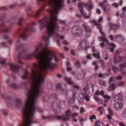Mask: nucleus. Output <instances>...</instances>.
I'll list each match as a JSON object with an SVG mask.
<instances>
[{"label":"nucleus","mask_w":126,"mask_h":126,"mask_svg":"<svg viewBox=\"0 0 126 126\" xmlns=\"http://www.w3.org/2000/svg\"><path fill=\"white\" fill-rule=\"evenodd\" d=\"M96 13H97V14H100V13H101V10L99 9H97Z\"/></svg>","instance_id":"53"},{"label":"nucleus","mask_w":126,"mask_h":126,"mask_svg":"<svg viewBox=\"0 0 126 126\" xmlns=\"http://www.w3.org/2000/svg\"><path fill=\"white\" fill-rule=\"evenodd\" d=\"M9 67L11 68L13 72H18L20 69H22L21 67L18 65H15L12 63H9L8 64Z\"/></svg>","instance_id":"9"},{"label":"nucleus","mask_w":126,"mask_h":126,"mask_svg":"<svg viewBox=\"0 0 126 126\" xmlns=\"http://www.w3.org/2000/svg\"><path fill=\"white\" fill-rule=\"evenodd\" d=\"M78 99L80 102H82L84 100V94H79Z\"/></svg>","instance_id":"19"},{"label":"nucleus","mask_w":126,"mask_h":126,"mask_svg":"<svg viewBox=\"0 0 126 126\" xmlns=\"http://www.w3.org/2000/svg\"><path fill=\"white\" fill-rule=\"evenodd\" d=\"M0 112H1L2 114H3V115H4L5 116H6V115H7V111L5 110L2 109L0 110Z\"/></svg>","instance_id":"34"},{"label":"nucleus","mask_w":126,"mask_h":126,"mask_svg":"<svg viewBox=\"0 0 126 126\" xmlns=\"http://www.w3.org/2000/svg\"><path fill=\"white\" fill-rule=\"evenodd\" d=\"M66 65L67 66V71H71V70H72V68L71 67H69V65H70V63H69V62H67L66 63Z\"/></svg>","instance_id":"21"},{"label":"nucleus","mask_w":126,"mask_h":126,"mask_svg":"<svg viewBox=\"0 0 126 126\" xmlns=\"http://www.w3.org/2000/svg\"><path fill=\"white\" fill-rule=\"evenodd\" d=\"M72 99L73 100H75V99H76V94H74L73 95H72Z\"/></svg>","instance_id":"45"},{"label":"nucleus","mask_w":126,"mask_h":126,"mask_svg":"<svg viewBox=\"0 0 126 126\" xmlns=\"http://www.w3.org/2000/svg\"><path fill=\"white\" fill-rule=\"evenodd\" d=\"M72 32L74 36L76 37L82 36L83 35V30L80 29V26H74L72 30Z\"/></svg>","instance_id":"6"},{"label":"nucleus","mask_w":126,"mask_h":126,"mask_svg":"<svg viewBox=\"0 0 126 126\" xmlns=\"http://www.w3.org/2000/svg\"><path fill=\"white\" fill-rule=\"evenodd\" d=\"M116 87H117V85L116 84H112L111 85L109 88H108V91H114L116 89Z\"/></svg>","instance_id":"16"},{"label":"nucleus","mask_w":126,"mask_h":126,"mask_svg":"<svg viewBox=\"0 0 126 126\" xmlns=\"http://www.w3.org/2000/svg\"><path fill=\"white\" fill-rule=\"evenodd\" d=\"M116 79L117 80H122V79H123V76H122V75H118L117 77H116Z\"/></svg>","instance_id":"39"},{"label":"nucleus","mask_w":126,"mask_h":126,"mask_svg":"<svg viewBox=\"0 0 126 126\" xmlns=\"http://www.w3.org/2000/svg\"><path fill=\"white\" fill-rule=\"evenodd\" d=\"M108 115L114 116V113H113V111H112L111 108H108Z\"/></svg>","instance_id":"30"},{"label":"nucleus","mask_w":126,"mask_h":126,"mask_svg":"<svg viewBox=\"0 0 126 126\" xmlns=\"http://www.w3.org/2000/svg\"><path fill=\"white\" fill-rule=\"evenodd\" d=\"M76 64V66H77V67H78V68H80V67L81 66V65H80V62L77 61L75 63Z\"/></svg>","instance_id":"33"},{"label":"nucleus","mask_w":126,"mask_h":126,"mask_svg":"<svg viewBox=\"0 0 126 126\" xmlns=\"http://www.w3.org/2000/svg\"><path fill=\"white\" fill-rule=\"evenodd\" d=\"M64 49L65 51H68L69 50V48H68L67 47H64Z\"/></svg>","instance_id":"63"},{"label":"nucleus","mask_w":126,"mask_h":126,"mask_svg":"<svg viewBox=\"0 0 126 126\" xmlns=\"http://www.w3.org/2000/svg\"><path fill=\"white\" fill-rule=\"evenodd\" d=\"M78 113H75L73 114L71 113V111H70V110H68L66 112V116H58L56 117V119H57V120H62V121H63V122H65L67 120H69V119H70V117L74 118V117H76L77 116H78Z\"/></svg>","instance_id":"5"},{"label":"nucleus","mask_w":126,"mask_h":126,"mask_svg":"<svg viewBox=\"0 0 126 126\" xmlns=\"http://www.w3.org/2000/svg\"><path fill=\"white\" fill-rule=\"evenodd\" d=\"M16 102L17 105H21V100L20 99H16Z\"/></svg>","instance_id":"40"},{"label":"nucleus","mask_w":126,"mask_h":126,"mask_svg":"<svg viewBox=\"0 0 126 126\" xmlns=\"http://www.w3.org/2000/svg\"><path fill=\"white\" fill-rule=\"evenodd\" d=\"M122 117L126 118V109L123 111Z\"/></svg>","instance_id":"35"},{"label":"nucleus","mask_w":126,"mask_h":126,"mask_svg":"<svg viewBox=\"0 0 126 126\" xmlns=\"http://www.w3.org/2000/svg\"><path fill=\"white\" fill-rule=\"evenodd\" d=\"M112 117H113V116L110 115H107V118L108 120H109V122H111V120H112Z\"/></svg>","instance_id":"41"},{"label":"nucleus","mask_w":126,"mask_h":126,"mask_svg":"<svg viewBox=\"0 0 126 126\" xmlns=\"http://www.w3.org/2000/svg\"><path fill=\"white\" fill-rule=\"evenodd\" d=\"M71 55H72L73 56H74L75 55V52L72 50H71Z\"/></svg>","instance_id":"57"},{"label":"nucleus","mask_w":126,"mask_h":126,"mask_svg":"<svg viewBox=\"0 0 126 126\" xmlns=\"http://www.w3.org/2000/svg\"><path fill=\"white\" fill-rule=\"evenodd\" d=\"M114 80V78L110 77L109 79V82H112Z\"/></svg>","instance_id":"60"},{"label":"nucleus","mask_w":126,"mask_h":126,"mask_svg":"<svg viewBox=\"0 0 126 126\" xmlns=\"http://www.w3.org/2000/svg\"><path fill=\"white\" fill-rule=\"evenodd\" d=\"M73 87L74 88H76V89H79V86L76 85H75L73 86Z\"/></svg>","instance_id":"55"},{"label":"nucleus","mask_w":126,"mask_h":126,"mask_svg":"<svg viewBox=\"0 0 126 126\" xmlns=\"http://www.w3.org/2000/svg\"><path fill=\"white\" fill-rule=\"evenodd\" d=\"M124 60L125 57H115L114 63H121L122 61H124Z\"/></svg>","instance_id":"13"},{"label":"nucleus","mask_w":126,"mask_h":126,"mask_svg":"<svg viewBox=\"0 0 126 126\" xmlns=\"http://www.w3.org/2000/svg\"><path fill=\"white\" fill-rule=\"evenodd\" d=\"M80 113L81 114H83V113H84V108L83 107L81 108Z\"/></svg>","instance_id":"49"},{"label":"nucleus","mask_w":126,"mask_h":126,"mask_svg":"<svg viewBox=\"0 0 126 126\" xmlns=\"http://www.w3.org/2000/svg\"><path fill=\"white\" fill-rule=\"evenodd\" d=\"M126 68V63L125 62L119 65V68H120L119 70L120 72L123 71Z\"/></svg>","instance_id":"14"},{"label":"nucleus","mask_w":126,"mask_h":126,"mask_svg":"<svg viewBox=\"0 0 126 126\" xmlns=\"http://www.w3.org/2000/svg\"><path fill=\"white\" fill-rule=\"evenodd\" d=\"M97 110L99 112V116H103V112H104V107L100 106L98 108Z\"/></svg>","instance_id":"17"},{"label":"nucleus","mask_w":126,"mask_h":126,"mask_svg":"<svg viewBox=\"0 0 126 126\" xmlns=\"http://www.w3.org/2000/svg\"><path fill=\"white\" fill-rule=\"evenodd\" d=\"M60 56L62 59H64V55L63 54V53H61Z\"/></svg>","instance_id":"56"},{"label":"nucleus","mask_w":126,"mask_h":126,"mask_svg":"<svg viewBox=\"0 0 126 126\" xmlns=\"http://www.w3.org/2000/svg\"><path fill=\"white\" fill-rule=\"evenodd\" d=\"M93 65H94L95 66H96L97 65V62H94L93 63Z\"/></svg>","instance_id":"61"},{"label":"nucleus","mask_w":126,"mask_h":126,"mask_svg":"<svg viewBox=\"0 0 126 126\" xmlns=\"http://www.w3.org/2000/svg\"><path fill=\"white\" fill-rule=\"evenodd\" d=\"M10 87H11V88H18V86L15 84H12L10 85Z\"/></svg>","instance_id":"36"},{"label":"nucleus","mask_w":126,"mask_h":126,"mask_svg":"<svg viewBox=\"0 0 126 126\" xmlns=\"http://www.w3.org/2000/svg\"><path fill=\"white\" fill-rule=\"evenodd\" d=\"M112 5H113V6L114 7H118L119 6V5L118 4H117L116 3H112Z\"/></svg>","instance_id":"44"},{"label":"nucleus","mask_w":126,"mask_h":126,"mask_svg":"<svg viewBox=\"0 0 126 126\" xmlns=\"http://www.w3.org/2000/svg\"><path fill=\"white\" fill-rule=\"evenodd\" d=\"M99 84L100 85L103 86V85H105V84H106V83L105 82H104L103 81L101 80L99 81Z\"/></svg>","instance_id":"42"},{"label":"nucleus","mask_w":126,"mask_h":126,"mask_svg":"<svg viewBox=\"0 0 126 126\" xmlns=\"http://www.w3.org/2000/svg\"><path fill=\"white\" fill-rule=\"evenodd\" d=\"M113 101L115 102L114 104V108L116 111H120L124 107V104L118 102H124V94L123 93H119L115 94L113 97Z\"/></svg>","instance_id":"3"},{"label":"nucleus","mask_w":126,"mask_h":126,"mask_svg":"<svg viewBox=\"0 0 126 126\" xmlns=\"http://www.w3.org/2000/svg\"><path fill=\"white\" fill-rule=\"evenodd\" d=\"M94 100L95 101V102H97V103H98V104L100 105L101 104H103V102L101 103V102H102V100L98 98L97 97H94Z\"/></svg>","instance_id":"23"},{"label":"nucleus","mask_w":126,"mask_h":126,"mask_svg":"<svg viewBox=\"0 0 126 126\" xmlns=\"http://www.w3.org/2000/svg\"><path fill=\"white\" fill-rule=\"evenodd\" d=\"M3 40H5L6 41H9V36H7V35H5L3 36Z\"/></svg>","instance_id":"27"},{"label":"nucleus","mask_w":126,"mask_h":126,"mask_svg":"<svg viewBox=\"0 0 126 126\" xmlns=\"http://www.w3.org/2000/svg\"><path fill=\"white\" fill-rule=\"evenodd\" d=\"M109 38L110 40H111V41H113V40H114V36L112 34L109 35Z\"/></svg>","instance_id":"48"},{"label":"nucleus","mask_w":126,"mask_h":126,"mask_svg":"<svg viewBox=\"0 0 126 126\" xmlns=\"http://www.w3.org/2000/svg\"><path fill=\"white\" fill-rule=\"evenodd\" d=\"M104 126V124L103 123V122L99 121H96V122L95 123V126Z\"/></svg>","instance_id":"20"},{"label":"nucleus","mask_w":126,"mask_h":126,"mask_svg":"<svg viewBox=\"0 0 126 126\" xmlns=\"http://www.w3.org/2000/svg\"><path fill=\"white\" fill-rule=\"evenodd\" d=\"M63 45H68V42L66 40H64L63 41Z\"/></svg>","instance_id":"54"},{"label":"nucleus","mask_w":126,"mask_h":126,"mask_svg":"<svg viewBox=\"0 0 126 126\" xmlns=\"http://www.w3.org/2000/svg\"><path fill=\"white\" fill-rule=\"evenodd\" d=\"M120 126H126L125 124H124V122H120L119 123Z\"/></svg>","instance_id":"47"},{"label":"nucleus","mask_w":126,"mask_h":126,"mask_svg":"<svg viewBox=\"0 0 126 126\" xmlns=\"http://www.w3.org/2000/svg\"><path fill=\"white\" fill-rule=\"evenodd\" d=\"M112 69L114 72H118L119 71V68L115 66H113Z\"/></svg>","instance_id":"31"},{"label":"nucleus","mask_w":126,"mask_h":126,"mask_svg":"<svg viewBox=\"0 0 126 126\" xmlns=\"http://www.w3.org/2000/svg\"><path fill=\"white\" fill-rule=\"evenodd\" d=\"M89 1V3H84L83 2H79L78 7L81 11V14L85 19H89L91 17V9H93L94 5Z\"/></svg>","instance_id":"2"},{"label":"nucleus","mask_w":126,"mask_h":126,"mask_svg":"<svg viewBox=\"0 0 126 126\" xmlns=\"http://www.w3.org/2000/svg\"><path fill=\"white\" fill-rule=\"evenodd\" d=\"M98 77L99 78H103V74H102V73H99L98 75Z\"/></svg>","instance_id":"58"},{"label":"nucleus","mask_w":126,"mask_h":126,"mask_svg":"<svg viewBox=\"0 0 126 126\" xmlns=\"http://www.w3.org/2000/svg\"><path fill=\"white\" fill-rule=\"evenodd\" d=\"M87 59L88 60H91V59H92V57H91V55H89L87 56Z\"/></svg>","instance_id":"52"},{"label":"nucleus","mask_w":126,"mask_h":126,"mask_svg":"<svg viewBox=\"0 0 126 126\" xmlns=\"http://www.w3.org/2000/svg\"><path fill=\"white\" fill-rule=\"evenodd\" d=\"M124 85L125 84H124V83L122 82L118 84V86H120L121 87H122V86H124Z\"/></svg>","instance_id":"43"},{"label":"nucleus","mask_w":126,"mask_h":126,"mask_svg":"<svg viewBox=\"0 0 126 126\" xmlns=\"http://www.w3.org/2000/svg\"><path fill=\"white\" fill-rule=\"evenodd\" d=\"M83 44V41H81L80 42V45L78 47V50H81V49H82V48L83 47V46L82 45Z\"/></svg>","instance_id":"28"},{"label":"nucleus","mask_w":126,"mask_h":126,"mask_svg":"<svg viewBox=\"0 0 126 126\" xmlns=\"http://www.w3.org/2000/svg\"><path fill=\"white\" fill-rule=\"evenodd\" d=\"M120 16L121 17H125V16H126V15L125 14V13H123Z\"/></svg>","instance_id":"62"},{"label":"nucleus","mask_w":126,"mask_h":126,"mask_svg":"<svg viewBox=\"0 0 126 126\" xmlns=\"http://www.w3.org/2000/svg\"><path fill=\"white\" fill-rule=\"evenodd\" d=\"M104 93L103 91H101L100 92L99 90H97L95 92V95H101V96H103L104 99L105 100L104 102H102L103 106L104 107H106L107 106L106 103L108 102V100H110V99H111V96L108 95H104Z\"/></svg>","instance_id":"8"},{"label":"nucleus","mask_w":126,"mask_h":126,"mask_svg":"<svg viewBox=\"0 0 126 126\" xmlns=\"http://www.w3.org/2000/svg\"><path fill=\"white\" fill-rule=\"evenodd\" d=\"M101 65L102 66V67H103V68L105 67V63L104 62H102L101 63Z\"/></svg>","instance_id":"51"},{"label":"nucleus","mask_w":126,"mask_h":126,"mask_svg":"<svg viewBox=\"0 0 126 126\" xmlns=\"http://www.w3.org/2000/svg\"><path fill=\"white\" fill-rule=\"evenodd\" d=\"M122 75H126V71H124L122 73Z\"/></svg>","instance_id":"64"},{"label":"nucleus","mask_w":126,"mask_h":126,"mask_svg":"<svg viewBox=\"0 0 126 126\" xmlns=\"http://www.w3.org/2000/svg\"><path fill=\"white\" fill-rule=\"evenodd\" d=\"M84 98L87 102H89V101H90V97H89V95H85V96H84Z\"/></svg>","instance_id":"29"},{"label":"nucleus","mask_w":126,"mask_h":126,"mask_svg":"<svg viewBox=\"0 0 126 126\" xmlns=\"http://www.w3.org/2000/svg\"><path fill=\"white\" fill-rule=\"evenodd\" d=\"M108 1H107V0H103V2L99 3V6H100V7H102L104 12H105L106 14H108L111 10V6H110L109 4L106 5V3ZM105 5L106 6H105Z\"/></svg>","instance_id":"7"},{"label":"nucleus","mask_w":126,"mask_h":126,"mask_svg":"<svg viewBox=\"0 0 126 126\" xmlns=\"http://www.w3.org/2000/svg\"><path fill=\"white\" fill-rule=\"evenodd\" d=\"M82 26L83 28H84V30L86 31L87 37H90L92 31L91 29H90V27L87 26V24H83Z\"/></svg>","instance_id":"10"},{"label":"nucleus","mask_w":126,"mask_h":126,"mask_svg":"<svg viewBox=\"0 0 126 126\" xmlns=\"http://www.w3.org/2000/svg\"><path fill=\"white\" fill-rule=\"evenodd\" d=\"M36 23H32V25L28 24L24 30L21 29L20 31H23L22 34L20 35V38L23 40H26L27 39V35H26V32L30 30L32 32H35V29L32 26H35Z\"/></svg>","instance_id":"4"},{"label":"nucleus","mask_w":126,"mask_h":126,"mask_svg":"<svg viewBox=\"0 0 126 126\" xmlns=\"http://www.w3.org/2000/svg\"><path fill=\"white\" fill-rule=\"evenodd\" d=\"M84 91L85 92H87L89 91V86L87 85L85 88H84Z\"/></svg>","instance_id":"37"},{"label":"nucleus","mask_w":126,"mask_h":126,"mask_svg":"<svg viewBox=\"0 0 126 126\" xmlns=\"http://www.w3.org/2000/svg\"><path fill=\"white\" fill-rule=\"evenodd\" d=\"M100 46L101 47V48H104L105 47V44L104 43V42H102L100 44Z\"/></svg>","instance_id":"46"},{"label":"nucleus","mask_w":126,"mask_h":126,"mask_svg":"<svg viewBox=\"0 0 126 126\" xmlns=\"http://www.w3.org/2000/svg\"><path fill=\"white\" fill-rule=\"evenodd\" d=\"M64 80L65 81H66V82H67V83H68V84H69L70 85H73V84H74V83L72 82V81H71V79L70 78L65 77L64 78Z\"/></svg>","instance_id":"15"},{"label":"nucleus","mask_w":126,"mask_h":126,"mask_svg":"<svg viewBox=\"0 0 126 126\" xmlns=\"http://www.w3.org/2000/svg\"><path fill=\"white\" fill-rule=\"evenodd\" d=\"M24 18H20L19 20V21L18 22V25H19L20 26H21V25H22V21H23Z\"/></svg>","instance_id":"24"},{"label":"nucleus","mask_w":126,"mask_h":126,"mask_svg":"<svg viewBox=\"0 0 126 126\" xmlns=\"http://www.w3.org/2000/svg\"><path fill=\"white\" fill-rule=\"evenodd\" d=\"M9 31V29L5 28L4 22H2L0 25V33H6Z\"/></svg>","instance_id":"11"},{"label":"nucleus","mask_w":126,"mask_h":126,"mask_svg":"<svg viewBox=\"0 0 126 126\" xmlns=\"http://www.w3.org/2000/svg\"><path fill=\"white\" fill-rule=\"evenodd\" d=\"M85 75H86V73L84 71L82 70L78 74L77 79H78V80H82V79H84V78H85Z\"/></svg>","instance_id":"12"},{"label":"nucleus","mask_w":126,"mask_h":126,"mask_svg":"<svg viewBox=\"0 0 126 126\" xmlns=\"http://www.w3.org/2000/svg\"><path fill=\"white\" fill-rule=\"evenodd\" d=\"M22 48V45H21V43H20V41L18 40L17 45L16 46V50L17 51H19L20 50V49H21Z\"/></svg>","instance_id":"18"},{"label":"nucleus","mask_w":126,"mask_h":126,"mask_svg":"<svg viewBox=\"0 0 126 126\" xmlns=\"http://www.w3.org/2000/svg\"><path fill=\"white\" fill-rule=\"evenodd\" d=\"M73 108L74 110H79V107H78L77 105H75Z\"/></svg>","instance_id":"50"},{"label":"nucleus","mask_w":126,"mask_h":126,"mask_svg":"<svg viewBox=\"0 0 126 126\" xmlns=\"http://www.w3.org/2000/svg\"><path fill=\"white\" fill-rule=\"evenodd\" d=\"M6 60L5 59H1L0 60V64H4Z\"/></svg>","instance_id":"26"},{"label":"nucleus","mask_w":126,"mask_h":126,"mask_svg":"<svg viewBox=\"0 0 126 126\" xmlns=\"http://www.w3.org/2000/svg\"><path fill=\"white\" fill-rule=\"evenodd\" d=\"M119 27V26L112 24L111 25V29H117Z\"/></svg>","instance_id":"25"},{"label":"nucleus","mask_w":126,"mask_h":126,"mask_svg":"<svg viewBox=\"0 0 126 126\" xmlns=\"http://www.w3.org/2000/svg\"><path fill=\"white\" fill-rule=\"evenodd\" d=\"M60 22L62 24H65V22L64 21L61 20Z\"/></svg>","instance_id":"59"},{"label":"nucleus","mask_w":126,"mask_h":126,"mask_svg":"<svg viewBox=\"0 0 126 126\" xmlns=\"http://www.w3.org/2000/svg\"><path fill=\"white\" fill-rule=\"evenodd\" d=\"M56 88L57 89H59V90L62 89V85H61V84H57Z\"/></svg>","instance_id":"38"},{"label":"nucleus","mask_w":126,"mask_h":126,"mask_svg":"<svg viewBox=\"0 0 126 126\" xmlns=\"http://www.w3.org/2000/svg\"><path fill=\"white\" fill-rule=\"evenodd\" d=\"M90 119L91 120V121L92 122H94V121H93V120H96V116L93 115V116H91L90 117Z\"/></svg>","instance_id":"32"},{"label":"nucleus","mask_w":126,"mask_h":126,"mask_svg":"<svg viewBox=\"0 0 126 126\" xmlns=\"http://www.w3.org/2000/svg\"><path fill=\"white\" fill-rule=\"evenodd\" d=\"M102 21H103V17L101 16L98 19V22L93 20L90 21V22L96 25V26H97V29L99 30L100 33L101 34V35H102V36L99 37V40L106 43L108 46L109 47V50L110 52L113 53V52H114V49L116 48V45L113 43H109V40H108V39H107L106 38V33L104 32L103 31H102V26H101V24H100L101 22H102Z\"/></svg>","instance_id":"1"},{"label":"nucleus","mask_w":126,"mask_h":126,"mask_svg":"<svg viewBox=\"0 0 126 126\" xmlns=\"http://www.w3.org/2000/svg\"><path fill=\"white\" fill-rule=\"evenodd\" d=\"M93 57H94V58H96V59H97V60H99L100 59V53L99 52L96 53H94L93 54Z\"/></svg>","instance_id":"22"}]
</instances>
